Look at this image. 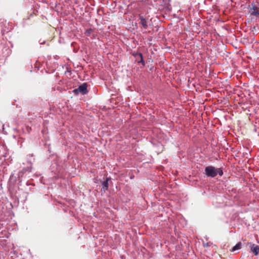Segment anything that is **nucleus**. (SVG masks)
Here are the masks:
<instances>
[{"label":"nucleus","mask_w":259,"mask_h":259,"mask_svg":"<svg viewBox=\"0 0 259 259\" xmlns=\"http://www.w3.org/2000/svg\"><path fill=\"white\" fill-rule=\"evenodd\" d=\"M73 92L76 95L79 93H81L82 95L86 94L88 92L87 90V83H82L81 85H79L77 89H74Z\"/></svg>","instance_id":"nucleus-3"},{"label":"nucleus","mask_w":259,"mask_h":259,"mask_svg":"<svg viewBox=\"0 0 259 259\" xmlns=\"http://www.w3.org/2000/svg\"><path fill=\"white\" fill-rule=\"evenodd\" d=\"M249 13L256 17H259V8L255 3H252L249 6Z\"/></svg>","instance_id":"nucleus-2"},{"label":"nucleus","mask_w":259,"mask_h":259,"mask_svg":"<svg viewBox=\"0 0 259 259\" xmlns=\"http://www.w3.org/2000/svg\"><path fill=\"white\" fill-rule=\"evenodd\" d=\"M251 251L255 255H257L259 253V246L255 244H250Z\"/></svg>","instance_id":"nucleus-6"},{"label":"nucleus","mask_w":259,"mask_h":259,"mask_svg":"<svg viewBox=\"0 0 259 259\" xmlns=\"http://www.w3.org/2000/svg\"><path fill=\"white\" fill-rule=\"evenodd\" d=\"M110 179L109 178H106V180L102 183L103 191L105 192L108 189V181Z\"/></svg>","instance_id":"nucleus-7"},{"label":"nucleus","mask_w":259,"mask_h":259,"mask_svg":"<svg viewBox=\"0 0 259 259\" xmlns=\"http://www.w3.org/2000/svg\"><path fill=\"white\" fill-rule=\"evenodd\" d=\"M139 18L140 20L139 24L141 25L144 29H147L148 28L147 20L141 15H139Z\"/></svg>","instance_id":"nucleus-5"},{"label":"nucleus","mask_w":259,"mask_h":259,"mask_svg":"<svg viewBox=\"0 0 259 259\" xmlns=\"http://www.w3.org/2000/svg\"><path fill=\"white\" fill-rule=\"evenodd\" d=\"M242 246V243L241 242H238L236 245H235L232 249L230 250L232 252H234L236 250H238L241 249Z\"/></svg>","instance_id":"nucleus-8"},{"label":"nucleus","mask_w":259,"mask_h":259,"mask_svg":"<svg viewBox=\"0 0 259 259\" xmlns=\"http://www.w3.org/2000/svg\"><path fill=\"white\" fill-rule=\"evenodd\" d=\"M205 174L207 177H215L218 174L222 176L223 175V170L221 168H216L212 166H206L205 168Z\"/></svg>","instance_id":"nucleus-1"},{"label":"nucleus","mask_w":259,"mask_h":259,"mask_svg":"<svg viewBox=\"0 0 259 259\" xmlns=\"http://www.w3.org/2000/svg\"><path fill=\"white\" fill-rule=\"evenodd\" d=\"M135 57L136 58L137 62L138 63H142L143 66H145V63L143 58V56L142 53H136L134 55Z\"/></svg>","instance_id":"nucleus-4"}]
</instances>
